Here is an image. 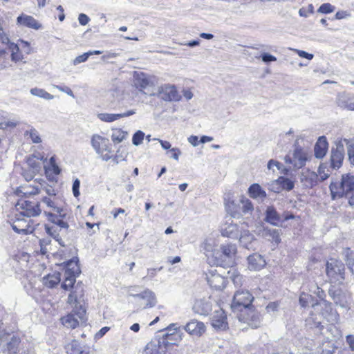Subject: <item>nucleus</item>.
<instances>
[{"label":"nucleus","mask_w":354,"mask_h":354,"mask_svg":"<svg viewBox=\"0 0 354 354\" xmlns=\"http://www.w3.org/2000/svg\"><path fill=\"white\" fill-rule=\"evenodd\" d=\"M299 301L302 307L312 303L313 310L306 319V326L314 330L316 334L322 335L326 342H332L338 333L334 325L338 320L337 313L333 311L330 305L326 301L313 303V297L305 292L300 295Z\"/></svg>","instance_id":"obj_1"},{"label":"nucleus","mask_w":354,"mask_h":354,"mask_svg":"<svg viewBox=\"0 0 354 354\" xmlns=\"http://www.w3.org/2000/svg\"><path fill=\"white\" fill-rule=\"evenodd\" d=\"M332 199L348 197L354 192V176L350 174L342 176L339 183L332 182L330 185Z\"/></svg>","instance_id":"obj_2"},{"label":"nucleus","mask_w":354,"mask_h":354,"mask_svg":"<svg viewBox=\"0 0 354 354\" xmlns=\"http://www.w3.org/2000/svg\"><path fill=\"white\" fill-rule=\"evenodd\" d=\"M20 343V337L15 334L0 333V353L16 354L19 351Z\"/></svg>","instance_id":"obj_3"},{"label":"nucleus","mask_w":354,"mask_h":354,"mask_svg":"<svg viewBox=\"0 0 354 354\" xmlns=\"http://www.w3.org/2000/svg\"><path fill=\"white\" fill-rule=\"evenodd\" d=\"M129 296L133 297L137 306L143 309L152 308L157 303L155 293L149 289L140 292V293H133L131 289Z\"/></svg>","instance_id":"obj_4"},{"label":"nucleus","mask_w":354,"mask_h":354,"mask_svg":"<svg viewBox=\"0 0 354 354\" xmlns=\"http://www.w3.org/2000/svg\"><path fill=\"white\" fill-rule=\"evenodd\" d=\"M253 300L254 297L248 290L240 289L235 292L231 307L234 310H241L242 308L247 310Z\"/></svg>","instance_id":"obj_5"},{"label":"nucleus","mask_w":354,"mask_h":354,"mask_svg":"<svg viewBox=\"0 0 354 354\" xmlns=\"http://www.w3.org/2000/svg\"><path fill=\"white\" fill-rule=\"evenodd\" d=\"M40 205L39 202L29 201L24 199H20L16 204L17 210L20 211V216H24L27 218L39 216L41 213Z\"/></svg>","instance_id":"obj_6"},{"label":"nucleus","mask_w":354,"mask_h":354,"mask_svg":"<svg viewBox=\"0 0 354 354\" xmlns=\"http://www.w3.org/2000/svg\"><path fill=\"white\" fill-rule=\"evenodd\" d=\"M86 309L84 307L73 308L71 313L66 316L62 317L61 321L63 325L69 328H75L78 326L80 322L85 321Z\"/></svg>","instance_id":"obj_7"},{"label":"nucleus","mask_w":354,"mask_h":354,"mask_svg":"<svg viewBox=\"0 0 354 354\" xmlns=\"http://www.w3.org/2000/svg\"><path fill=\"white\" fill-rule=\"evenodd\" d=\"M214 303L216 302L210 296L197 299L194 301L192 310L197 315L207 316L213 310Z\"/></svg>","instance_id":"obj_8"},{"label":"nucleus","mask_w":354,"mask_h":354,"mask_svg":"<svg viewBox=\"0 0 354 354\" xmlns=\"http://www.w3.org/2000/svg\"><path fill=\"white\" fill-rule=\"evenodd\" d=\"M153 95H155V94H153ZM156 95L165 102H177L181 98L176 86L171 84H163L159 86Z\"/></svg>","instance_id":"obj_9"},{"label":"nucleus","mask_w":354,"mask_h":354,"mask_svg":"<svg viewBox=\"0 0 354 354\" xmlns=\"http://www.w3.org/2000/svg\"><path fill=\"white\" fill-rule=\"evenodd\" d=\"M344 146L343 140L335 141V147H333L330 153V167L334 169L340 168L344 159Z\"/></svg>","instance_id":"obj_10"},{"label":"nucleus","mask_w":354,"mask_h":354,"mask_svg":"<svg viewBox=\"0 0 354 354\" xmlns=\"http://www.w3.org/2000/svg\"><path fill=\"white\" fill-rule=\"evenodd\" d=\"M84 288L82 282H78L68 295L67 303L74 308L83 307L82 300L84 297Z\"/></svg>","instance_id":"obj_11"},{"label":"nucleus","mask_w":354,"mask_h":354,"mask_svg":"<svg viewBox=\"0 0 354 354\" xmlns=\"http://www.w3.org/2000/svg\"><path fill=\"white\" fill-rule=\"evenodd\" d=\"M216 307L217 309L214 310V315L211 319V324L216 330H224L228 326L227 316L221 308Z\"/></svg>","instance_id":"obj_12"},{"label":"nucleus","mask_w":354,"mask_h":354,"mask_svg":"<svg viewBox=\"0 0 354 354\" xmlns=\"http://www.w3.org/2000/svg\"><path fill=\"white\" fill-rule=\"evenodd\" d=\"M31 220L24 218V216L16 214V219L12 225L13 230L19 234H28L33 231V227L30 225Z\"/></svg>","instance_id":"obj_13"},{"label":"nucleus","mask_w":354,"mask_h":354,"mask_svg":"<svg viewBox=\"0 0 354 354\" xmlns=\"http://www.w3.org/2000/svg\"><path fill=\"white\" fill-rule=\"evenodd\" d=\"M65 270V279L61 286L64 290H73L75 287V278L79 276L81 272L80 267H66Z\"/></svg>","instance_id":"obj_14"},{"label":"nucleus","mask_w":354,"mask_h":354,"mask_svg":"<svg viewBox=\"0 0 354 354\" xmlns=\"http://www.w3.org/2000/svg\"><path fill=\"white\" fill-rule=\"evenodd\" d=\"M155 84V77L150 76L142 72H135L134 84L137 88L144 89L149 86H153Z\"/></svg>","instance_id":"obj_15"},{"label":"nucleus","mask_w":354,"mask_h":354,"mask_svg":"<svg viewBox=\"0 0 354 354\" xmlns=\"http://www.w3.org/2000/svg\"><path fill=\"white\" fill-rule=\"evenodd\" d=\"M183 329L190 335L198 337L205 333L206 326L203 322L194 319L184 326Z\"/></svg>","instance_id":"obj_16"},{"label":"nucleus","mask_w":354,"mask_h":354,"mask_svg":"<svg viewBox=\"0 0 354 354\" xmlns=\"http://www.w3.org/2000/svg\"><path fill=\"white\" fill-rule=\"evenodd\" d=\"M91 145L97 153H102L105 151L112 152L111 149L109 147V139L99 135L93 136Z\"/></svg>","instance_id":"obj_17"},{"label":"nucleus","mask_w":354,"mask_h":354,"mask_svg":"<svg viewBox=\"0 0 354 354\" xmlns=\"http://www.w3.org/2000/svg\"><path fill=\"white\" fill-rule=\"evenodd\" d=\"M326 272L332 283H342L344 279V267H326Z\"/></svg>","instance_id":"obj_18"},{"label":"nucleus","mask_w":354,"mask_h":354,"mask_svg":"<svg viewBox=\"0 0 354 354\" xmlns=\"http://www.w3.org/2000/svg\"><path fill=\"white\" fill-rule=\"evenodd\" d=\"M136 113L133 110H129L127 112L120 113H101L97 115L99 120L105 122H112L118 120L122 118L129 117Z\"/></svg>","instance_id":"obj_19"},{"label":"nucleus","mask_w":354,"mask_h":354,"mask_svg":"<svg viewBox=\"0 0 354 354\" xmlns=\"http://www.w3.org/2000/svg\"><path fill=\"white\" fill-rule=\"evenodd\" d=\"M248 313L243 317L245 322L252 328H257L261 324L262 317L259 313L255 310L248 308Z\"/></svg>","instance_id":"obj_20"},{"label":"nucleus","mask_w":354,"mask_h":354,"mask_svg":"<svg viewBox=\"0 0 354 354\" xmlns=\"http://www.w3.org/2000/svg\"><path fill=\"white\" fill-rule=\"evenodd\" d=\"M241 230L238 225L233 223H227L221 227V233L223 236L237 239Z\"/></svg>","instance_id":"obj_21"},{"label":"nucleus","mask_w":354,"mask_h":354,"mask_svg":"<svg viewBox=\"0 0 354 354\" xmlns=\"http://www.w3.org/2000/svg\"><path fill=\"white\" fill-rule=\"evenodd\" d=\"M216 270H209L207 275V280L210 286L216 288H221L224 286L225 283V277L221 274L216 273Z\"/></svg>","instance_id":"obj_22"},{"label":"nucleus","mask_w":354,"mask_h":354,"mask_svg":"<svg viewBox=\"0 0 354 354\" xmlns=\"http://www.w3.org/2000/svg\"><path fill=\"white\" fill-rule=\"evenodd\" d=\"M300 180L306 187H313L317 185L318 175L315 171L306 170L301 174Z\"/></svg>","instance_id":"obj_23"},{"label":"nucleus","mask_w":354,"mask_h":354,"mask_svg":"<svg viewBox=\"0 0 354 354\" xmlns=\"http://www.w3.org/2000/svg\"><path fill=\"white\" fill-rule=\"evenodd\" d=\"M202 248L203 250L206 252V256L207 257L208 259L209 256L215 258V261H212L209 260L207 262V263L209 264V266H221L217 257V255L220 254V252L218 250H213V245L209 241L205 240L202 245Z\"/></svg>","instance_id":"obj_24"},{"label":"nucleus","mask_w":354,"mask_h":354,"mask_svg":"<svg viewBox=\"0 0 354 354\" xmlns=\"http://www.w3.org/2000/svg\"><path fill=\"white\" fill-rule=\"evenodd\" d=\"M281 232L280 230L264 227L262 230L261 235L263 238L272 241L275 245H278L281 242Z\"/></svg>","instance_id":"obj_25"},{"label":"nucleus","mask_w":354,"mask_h":354,"mask_svg":"<svg viewBox=\"0 0 354 354\" xmlns=\"http://www.w3.org/2000/svg\"><path fill=\"white\" fill-rule=\"evenodd\" d=\"M17 23L26 27L39 30L41 28V24L34 19L32 16L21 15L17 17Z\"/></svg>","instance_id":"obj_26"},{"label":"nucleus","mask_w":354,"mask_h":354,"mask_svg":"<svg viewBox=\"0 0 354 354\" xmlns=\"http://www.w3.org/2000/svg\"><path fill=\"white\" fill-rule=\"evenodd\" d=\"M42 202L46 205L47 207L50 208L57 214H59V216L62 218H65L66 216V210L63 207L60 206L58 204V202L52 199L50 197H44L42 198Z\"/></svg>","instance_id":"obj_27"},{"label":"nucleus","mask_w":354,"mask_h":354,"mask_svg":"<svg viewBox=\"0 0 354 354\" xmlns=\"http://www.w3.org/2000/svg\"><path fill=\"white\" fill-rule=\"evenodd\" d=\"M1 44L8 46V48L10 52V58L12 62L17 63L23 59L24 56L23 54L20 52L18 45L13 42H11L8 37V41Z\"/></svg>","instance_id":"obj_28"},{"label":"nucleus","mask_w":354,"mask_h":354,"mask_svg":"<svg viewBox=\"0 0 354 354\" xmlns=\"http://www.w3.org/2000/svg\"><path fill=\"white\" fill-rule=\"evenodd\" d=\"M328 147V143L324 136L319 137L315 145L314 151L317 158H322L325 156Z\"/></svg>","instance_id":"obj_29"},{"label":"nucleus","mask_w":354,"mask_h":354,"mask_svg":"<svg viewBox=\"0 0 354 354\" xmlns=\"http://www.w3.org/2000/svg\"><path fill=\"white\" fill-rule=\"evenodd\" d=\"M337 104L339 106L354 111V96L341 93L338 95Z\"/></svg>","instance_id":"obj_30"},{"label":"nucleus","mask_w":354,"mask_h":354,"mask_svg":"<svg viewBox=\"0 0 354 354\" xmlns=\"http://www.w3.org/2000/svg\"><path fill=\"white\" fill-rule=\"evenodd\" d=\"M307 154L301 149L297 148L293 153L294 168H301L307 161Z\"/></svg>","instance_id":"obj_31"},{"label":"nucleus","mask_w":354,"mask_h":354,"mask_svg":"<svg viewBox=\"0 0 354 354\" xmlns=\"http://www.w3.org/2000/svg\"><path fill=\"white\" fill-rule=\"evenodd\" d=\"M264 220L274 226H277L281 221V218L276 209L273 206H269L266 210Z\"/></svg>","instance_id":"obj_32"},{"label":"nucleus","mask_w":354,"mask_h":354,"mask_svg":"<svg viewBox=\"0 0 354 354\" xmlns=\"http://www.w3.org/2000/svg\"><path fill=\"white\" fill-rule=\"evenodd\" d=\"M61 281L60 273L53 272L43 277V283L49 288H53L59 283Z\"/></svg>","instance_id":"obj_33"},{"label":"nucleus","mask_w":354,"mask_h":354,"mask_svg":"<svg viewBox=\"0 0 354 354\" xmlns=\"http://www.w3.org/2000/svg\"><path fill=\"white\" fill-rule=\"evenodd\" d=\"M239 234L240 243L246 248H250L252 242L255 240L254 234L248 230H241Z\"/></svg>","instance_id":"obj_34"},{"label":"nucleus","mask_w":354,"mask_h":354,"mask_svg":"<svg viewBox=\"0 0 354 354\" xmlns=\"http://www.w3.org/2000/svg\"><path fill=\"white\" fill-rule=\"evenodd\" d=\"M248 194L251 198L254 199L263 200L267 196L266 192L257 183L252 184L248 188Z\"/></svg>","instance_id":"obj_35"},{"label":"nucleus","mask_w":354,"mask_h":354,"mask_svg":"<svg viewBox=\"0 0 354 354\" xmlns=\"http://www.w3.org/2000/svg\"><path fill=\"white\" fill-rule=\"evenodd\" d=\"M39 160L45 161L46 160V158H44V156H32L28 158L27 159V165L28 167L32 170L33 172L39 173L41 170V164L39 161Z\"/></svg>","instance_id":"obj_36"},{"label":"nucleus","mask_w":354,"mask_h":354,"mask_svg":"<svg viewBox=\"0 0 354 354\" xmlns=\"http://www.w3.org/2000/svg\"><path fill=\"white\" fill-rule=\"evenodd\" d=\"M220 249L222 252L221 257L228 259H232L237 251L236 245L232 243L221 245Z\"/></svg>","instance_id":"obj_37"},{"label":"nucleus","mask_w":354,"mask_h":354,"mask_svg":"<svg viewBox=\"0 0 354 354\" xmlns=\"http://www.w3.org/2000/svg\"><path fill=\"white\" fill-rule=\"evenodd\" d=\"M65 349L67 354H87L84 352L80 344L75 339L67 344Z\"/></svg>","instance_id":"obj_38"},{"label":"nucleus","mask_w":354,"mask_h":354,"mask_svg":"<svg viewBox=\"0 0 354 354\" xmlns=\"http://www.w3.org/2000/svg\"><path fill=\"white\" fill-rule=\"evenodd\" d=\"M163 348L160 345V342H149L142 351V354H158Z\"/></svg>","instance_id":"obj_39"},{"label":"nucleus","mask_w":354,"mask_h":354,"mask_svg":"<svg viewBox=\"0 0 354 354\" xmlns=\"http://www.w3.org/2000/svg\"><path fill=\"white\" fill-rule=\"evenodd\" d=\"M343 140V143L346 144L347 147V154L350 164L354 165V140H351L347 138H341Z\"/></svg>","instance_id":"obj_40"},{"label":"nucleus","mask_w":354,"mask_h":354,"mask_svg":"<svg viewBox=\"0 0 354 354\" xmlns=\"http://www.w3.org/2000/svg\"><path fill=\"white\" fill-rule=\"evenodd\" d=\"M248 264L250 266H265L266 262L263 256L254 253L248 257Z\"/></svg>","instance_id":"obj_41"},{"label":"nucleus","mask_w":354,"mask_h":354,"mask_svg":"<svg viewBox=\"0 0 354 354\" xmlns=\"http://www.w3.org/2000/svg\"><path fill=\"white\" fill-rule=\"evenodd\" d=\"M127 132L122 131L121 129H115L113 130L111 134V140L114 143H120L126 139Z\"/></svg>","instance_id":"obj_42"},{"label":"nucleus","mask_w":354,"mask_h":354,"mask_svg":"<svg viewBox=\"0 0 354 354\" xmlns=\"http://www.w3.org/2000/svg\"><path fill=\"white\" fill-rule=\"evenodd\" d=\"M179 328H180V327L178 326V324L177 323H173V324H169L165 328V330H167V333H166L164 335V337H165V338L167 340H172L173 339V338H172L173 336H178V339L180 340L182 339L180 335L175 334L174 333H169V331H171V330L177 331L178 330H179ZM175 339L177 340V338H175Z\"/></svg>","instance_id":"obj_43"},{"label":"nucleus","mask_w":354,"mask_h":354,"mask_svg":"<svg viewBox=\"0 0 354 354\" xmlns=\"http://www.w3.org/2000/svg\"><path fill=\"white\" fill-rule=\"evenodd\" d=\"M30 93L32 95L44 98L45 100H52L54 98V96L47 91H46L44 89L39 88H33L30 89Z\"/></svg>","instance_id":"obj_44"},{"label":"nucleus","mask_w":354,"mask_h":354,"mask_svg":"<svg viewBox=\"0 0 354 354\" xmlns=\"http://www.w3.org/2000/svg\"><path fill=\"white\" fill-rule=\"evenodd\" d=\"M24 136H29L32 142L35 144L41 143L42 141L39 132L34 127H31L29 130L25 131Z\"/></svg>","instance_id":"obj_45"},{"label":"nucleus","mask_w":354,"mask_h":354,"mask_svg":"<svg viewBox=\"0 0 354 354\" xmlns=\"http://www.w3.org/2000/svg\"><path fill=\"white\" fill-rule=\"evenodd\" d=\"M18 194L19 193L24 196L35 195L39 193V188L38 186L21 187L17 190Z\"/></svg>","instance_id":"obj_46"},{"label":"nucleus","mask_w":354,"mask_h":354,"mask_svg":"<svg viewBox=\"0 0 354 354\" xmlns=\"http://www.w3.org/2000/svg\"><path fill=\"white\" fill-rule=\"evenodd\" d=\"M229 277L234 284L236 287H241L243 285V276L234 270L232 273L230 271H228Z\"/></svg>","instance_id":"obj_47"},{"label":"nucleus","mask_w":354,"mask_h":354,"mask_svg":"<svg viewBox=\"0 0 354 354\" xmlns=\"http://www.w3.org/2000/svg\"><path fill=\"white\" fill-rule=\"evenodd\" d=\"M46 232L55 239L61 245L64 246V244L62 241V239L59 237V234L57 230V228L55 227H50L48 225H45Z\"/></svg>","instance_id":"obj_48"},{"label":"nucleus","mask_w":354,"mask_h":354,"mask_svg":"<svg viewBox=\"0 0 354 354\" xmlns=\"http://www.w3.org/2000/svg\"><path fill=\"white\" fill-rule=\"evenodd\" d=\"M318 180L324 181L327 179L330 176V171L327 167L326 164H321L318 168Z\"/></svg>","instance_id":"obj_49"},{"label":"nucleus","mask_w":354,"mask_h":354,"mask_svg":"<svg viewBox=\"0 0 354 354\" xmlns=\"http://www.w3.org/2000/svg\"><path fill=\"white\" fill-rule=\"evenodd\" d=\"M107 96L108 100H110L111 103H114L115 101L120 103L122 100V93L117 89L110 91Z\"/></svg>","instance_id":"obj_50"},{"label":"nucleus","mask_w":354,"mask_h":354,"mask_svg":"<svg viewBox=\"0 0 354 354\" xmlns=\"http://www.w3.org/2000/svg\"><path fill=\"white\" fill-rule=\"evenodd\" d=\"M278 181L280 183L281 187L283 189L290 191L294 187L293 181L288 178L281 177L278 179Z\"/></svg>","instance_id":"obj_51"},{"label":"nucleus","mask_w":354,"mask_h":354,"mask_svg":"<svg viewBox=\"0 0 354 354\" xmlns=\"http://www.w3.org/2000/svg\"><path fill=\"white\" fill-rule=\"evenodd\" d=\"M347 266H354V251L346 248L343 253Z\"/></svg>","instance_id":"obj_52"},{"label":"nucleus","mask_w":354,"mask_h":354,"mask_svg":"<svg viewBox=\"0 0 354 354\" xmlns=\"http://www.w3.org/2000/svg\"><path fill=\"white\" fill-rule=\"evenodd\" d=\"M145 138V133L140 130L137 131L133 136L132 142L135 146L140 145Z\"/></svg>","instance_id":"obj_53"},{"label":"nucleus","mask_w":354,"mask_h":354,"mask_svg":"<svg viewBox=\"0 0 354 354\" xmlns=\"http://www.w3.org/2000/svg\"><path fill=\"white\" fill-rule=\"evenodd\" d=\"M335 8L329 3H325L320 6L318 12L320 13L328 14L334 12Z\"/></svg>","instance_id":"obj_54"},{"label":"nucleus","mask_w":354,"mask_h":354,"mask_svg":"<svg viewBox=\"0 0 354 354\" xmlns=\"http://www.w3.org/2000/svg\"><path fill=\"white\" fill-rule=\"evenodd\" d=\"M333 300L336 304L339 305L342 308L346 306V300L344 295H342L341 294H335L333 295Z\"/></svg>","instance_id":"obj_55"},{"label":"nucleus","mask_w":354,"mask_h":354,"mask_svg":"<svg viewBox=\"0 0 354 354\" xmlns=\"http://www.w3.org/2000/svg\"><path fill=\"white\" fill-rule=\"evenodd\" d=\"M243 206L242 211L244 214L250 213L253 210V205L252 202L248 199L241 201Z\"/></svg>","instance_id":"obj_56"},{"label":"nucleus","mask_w":354,"mask_h":354,"mask_svg":"<svg viewBox=\"0 0 354 354\" xmlns=\"http://www.w3.org/2000/svg\"><path fill=\"white\" fill-rule=\"evenodd\" d=\"M36 174H37V173L33 172V171L30 170L28 167V169H23L22 171V175L27 181H30L33 179Z\"/></svg>","instance_id":"obj_57"},{"label":"nucleus","mask_w":354,"mask_h":354,"mask_svg":"<svg viewBox=\"0 0 354 354\" xmlns=\"http://www.w3.org/2000/svg\"><path fill=\"white\" fill-rule=\"evenodd\" d=\"M19 124V122L17 120H9V121H4V122H0V127L1 129H6V128H14Z\"/></svg>","instance_id":"obj_58"},{"label":"nucleus","mask_w":354,"mask_h":354,"mask_svg":"<svg viewBox=\"0 0 354 354\" xmlns=\"http://www.w3.org/2000/svg\"><path fill=\"white\" fill-rule=\"evenodd\" d=\"M88 57L89 56L88 53H85L81 55L76 57L75 59H73V65L76 66L80 63L86 62Z\"/></svg>","instance_id":"obj_59"},{"label":"nucleus","mask_w":354,"mask_h":354,"mask_svg":"<svg viewBox=\"0 0 354 354\" xmlns=\"http://www.w3.org/2000/svg\"><path fill=\"white\" fill-rule=\"evenodd\" d=\"M53 87L58 89L59 91H60L62 92L66 93L67 95H68L69 96H71V97H72L73 98L75 97L73 92L72 91V90L68 86H64L63 87V86H59V85L53 84Z\"/></svg>","instance_id":"obj_60"},{"label":"nucleus","mask_w":354,"mask_h":354,"mask_svg":"<svg viewBox=\"0 0 354 354\" xmlns=\"http://www.w3.org/2000/svg\"><path fill=\"white\" fill-rule=\"evenodd\" d=\"M80 181L76 178L73 183V193L74 196L77 197L80 195Z\"/></svg>","instance_id":"obj_61"},{"label":"nucleus","mask_w":354,"mask_h":354,"mask_svg":"<svg viewBox=\"0 0 354 354\" xmlns=\"http://www.w3.org/2000/svg\"><path fill=\"white\" fill-rule=\"evenodd\" d=\"M261 59L263 62L267 64L277 60V58L274 56L267 53L261 54Z\"/></svg>","instance_id":"obj_62"},{"label":"nucleus","mask_w":354,"mask_h":354,"mask_svg":"<svg viewBox=\"0 0 354 354\" xmlns=\"http://www.w3.org/2000/svg\"><path fill=\"white\" fill-rule=\"evenodd\" d=\"M44 214L46 215V216L48 217V219L49 221L53 223H56L57 220L61 218L59 215V214H53V213H51V212H44Z\"/></svg>","instance_id":"obj_63"},{"label":"nucleus","mask_w":354,"mask_h":354,"mask_svg":"<svg viewBox=\"0 0 354 354\" xmlns=\"http://www.w3.org/2000/svg\"><path fill=\"white\" fill-rule=\"evenodd\" d=\"M294 50L298 54L299 57L306 58L309 60H311L314 57L313 54L308 53L301 50L295 49Z\"/></svg>","instance_id":"obj_64"}]
</instances>
